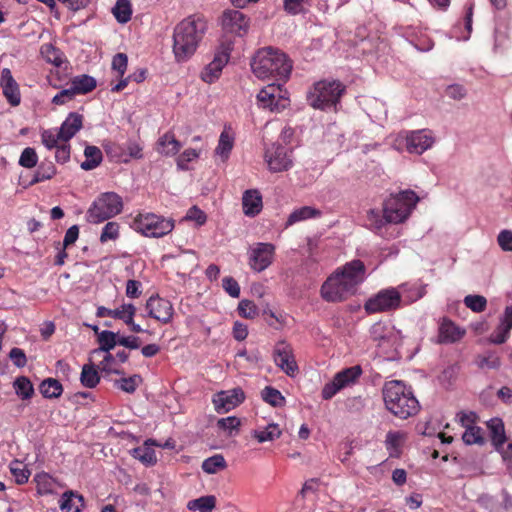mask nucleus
Wrapping results in <instances>:
<instances>
[{"mask_svg": "<svg viewBox=\"0 0 512 512\" xmlns=\"http://www.w3.org/2000/svg\"><path fill=\"white\" fill-rule=\"evenodd\" d=\"M10 472L15 478L17 484H24L28 481L30 476V471L26 468V466L18 461L14 460L10 463Z\"/></svg>", "mask_w": 512, "mask_h": 512, "instance_id": "43", "label": "nucleus"}, {"mask_svg": "<svg viewBox=\"0 0 512 512\" xmlns=\"http://www.w3.org/2000/svg\"><path fill=\"white\" fill-rule=\"evenodd\" d=\"M265 162L273 173L289 170L293 165L291 154L287 148L279 144H272L265 151Z\"/></svg>", "mask_w": 512, "mask_h": 512, "instance_id": "15", "label": "nucleus"}, {"mask_svg": "<svg viewBox=\"0 0 512 512\" xmlns=\"http://www.w3.org/2000/svg\"><path fill=\"white\" fill-rule=\"evenodd\" d=\"M216 426L218 430L225 433L227 436L236 435L241 426V420L236 416H229L218 419Z\"/></svg>", "mask_w": 512, "mask_h": 512, "instance_id": "34", "label": "nucleus"}, {"mask_svg": "<svg viewBox=\"0 0 512 512\" xmlns=\"http://www.w3.org/2000/svg\"><path fill=\"white\" fill-rule=\"evenodd\" d=\"M242 206L246 216L254 217L258 215L263 208L262 196L259 190H246L242 196Z\"/></svg>", "mask_w": 512, "mask_h": 512, "instance_id": "22", "label": "nucleus"}, {"mask_svg": "<svg viewBox=\"0 0 512 512\" xmlns=\"http://www.w3.org/2000/svg\"><path fill=\"white\" fill-rule=\"evenodd\" d=\"M112 12L118 22L127 23L132 15L131 3L128 0H118Z\"/></svg>", "mask_w": 512, "mask_h": 512, "instance_id": "39", "label": "nucleus"}, {"mask_svg": "<svg viewBox=\"0 0 512 512\" xmlns=\"http://www.w3.org/2000/svg\"><path fill=\"white\" fill-rule=\"evenodd\" d=\"M128 58L124 53H118L113 57L112 60V68L119 74V76H123L127 69Z\"/></svg>", "mask_w": 512, "mask_h": 512, "instance_id": "62", "label": "nucleus"}, {"mask_svg": "<svg viewBox=\"0 0 512 512\" xmlns=\"http://www.w3.org/2000/svg\"><path fill=\"white\" fill-rule=\"evenodd\" d=\"M251 69L261 80L286 79L291 73L292 65L283 52L273 47H265L255 53Z\"/></svg>", "mask_w": 512, "mask_h": 512, "instance_id": "3", "label": "nucleus"}, {"mask_svg": "<svg viewBox=\"0 0 512 512\" xmlns=\"http://www.w3.org/2000/svg\"><path fill=\"white\" fill-rule=\"evenodd\" d=\"M38 162V155L34 148H25L19 158V165L31 169L36 166Z\"/></svg>", "mask_w": 512, "mask_h": 512, "instance_id": "51", "label": "nucleus"}, {"mask_svg": "<svg viewBox=\"0 0 512 512\" xmlns=\"http://www.w3.org/2000/svg\"><path fill=\"white\" fill-rule=\"evenodd\" d=\"M275 247L271 243H256L248 251L249 266L256 272H262L273 262Z\"/></svg>", "mask_w": 512, "mask_h": 512, "instance_id": "16", "label": "nucleus"}, {"mask_svg": "<svg viewBox=\"0 0 512 512\" xmlns=\"http://www.w3.org/2000/svg\"><path fill=\"white\" fill-rule=\"evenodd\" d=\"M231 51L232 42H222L217 48L212 61L202 69L200 79L207 84L216 82L220 78L223 68L229 62Z\"/></svg>", "mask_w": 512, "mask_h": 512, "instance_id": "11", "label": "nucleus"}, {"mask_svg": "<svg viewBox=\"0 0 512 512\" xmlns=\"http://www.w3.org/2000/svg\"><path fill=\"white\" fill-rule=\"evenodd\" d=\"M345 91V86L336 80H323L314 84L308 92L307 100L315 109L325 110L335 107Z\"/></svg>", "mask_w": 512, "mask_h": 512, "instance_id": "7", "label": "nucleus"}, {"mask_svg": "<svg viewBox=\"0 0 512 512\" xmlns=\"http://www.w3.org/2000/svg\"><path fill=\"white\" fill-rule=\"evenodd\" d=\"M367 222L372 229L380 230L388 222L385 221L384 214L381 215L379 211L370 209L367 212Z\"/></svg>", "mask_w": 512, "mask_h": 512, "instance_id": "57", "label": "nucleus"}, {"mask_svg": "<svg viewBox=\"0 0 512 512\" xmlns=\"http://www.w3.org/2000/svg\"><path fill=\"white\" fill-rule=\"evenodd\" d=\"M141 382L139 375H134L129 378H122L116 381V385L119 389L127 393H133Z\"/></svg>", "mask_w": 512, "mask_h": 512, "instance_id": "55", "label": "nucleus"}, {"mask_svg": "<svg viewBox=\"0 0 512 512\" xmlns=\"http://www.w3.org/2000/svg\"><path fill=\"white\" fill-rule=\"evenodd\" d=\"M207 30L203 16L191 15L179 22L173 32V53L177 62H185L198 49Z\"/></svg>", "mask_w": 512, "mask_h": 512, "instance_id": "2", "label": "nucleus"}, {"mask_svg": "<svg viewBox=\"0 0 512 512\" xmlns=\"http://www.w3.org/2000/svg\"><path fill=\"white\" fill-rule=\"evenodd\" d=\"M362 368L355 365L338 372L331 382L324 385L322 389V397L325 400L331 399L340 390L353 385L361 376Z\"/></svg>", "mask_w": 512, "mask_h": 512, "instance_id": "14", "label": "nucleus"}, {"mask_svg": "<svg viewBox=\"0 0 512 512\" xmlns=\"http://www.w3.org/2000/svg\"><path fill=\"white\" fill-rule=\"evenodd\" d=\"M15 393L22 399H30L34 393L31 381L25 377H17L13 383Z\"/></svg>", "mask_w": 512, "mask_h": 512, "instance_id": "36", "label": "nucleus"}, {"mask_svg": "<svg viewBox=\"0 0 512 512\" xmlns=\"http://www.w3.org/2000/svg\"><path fill=\"white\" fill-rule=\"evenodd\" d=\"M136 308L131 303H123L120 307L113 309L112 318L130 323L131 317L135 316Z\"/></svg>", "mask_w": 512, "mask_h": 512, "instance_id": "46", "label": "nucleus"}, {"mask_svg": "<svg viewBox=\"0 0 512 512\" xmlns=\"http://www.w3.org/2000/svg\"><path fill=\"white\" fill-rule=\"evenodd\" d=\"M174 220L152 212L138 213L131 224V227L146 237L160 238L174 229Z\"/></svg>", "mask_w": 512, "mask_h": 512, "instance_id": "8", "label": "nucleus"}, {"mask_svg": "<svg viewBox=\"0 0 512 512\" xmlns=\"http://www.w3.org/2000/svg\"><path fill=\"white\" fill-rule=\"evenodd\" d=\"M262 398L265 402L269 403L274 407L283 406L285 398L280 391L272 387H265L261 392Z\"/></svg>", "mask_w": 512, "mask_h": 512, "instance_id": "45", "label": "nucleus"}, {"mask_svg": "<svg viewBox=\"0 0 512 512\" xmlns=\"http://www.w3.org/2000/svg\"><path fill=\"white\" fill-rule=\"evenodd\" d=\"M181 143L171 132L163 134L156 143V151L166 157L175 156L181 149Z\"/></svg>", "mask_w": 512, "mask_h": 512, "instance_id": "24", "label": "nucleus"}, {"mask_svg": "<svg viewBox=\"0 0 512 512\" xmlns=\"http://www.w3.org/2000/svg\"><path fill=\"white\" fill-rule=\"evenodd\" d=\"M257 101L261 107L271 112H280L290 104L287 91L279 83H271L261 89L257 94Z\"/></svg>", "mask_w": 512, "mask_h": 512, "instance_id": "12", "label": "nucleus"}, {"mask_svg": "<svg viewBox=\"0 0 512 512\" xmlns=\"http://www.w3.org/2000/svg\"><path fill=\"white\" fill-rule=\"evenodd\" d=\"M386 408L395 416L407 419L419 411V402L410 388L399 380L386 382L383 387Z\"/></svg>", "mask_w": 512, "mask_h": 512, "instance_id": "4", "label": "nucleus"}, {"mask_svg": "<svg viewBox=\"0 0 512 512\" xmlns=\"http://www.w3.org/2000/svg\"><path fill=\"white\" fill-rule=\"evenodd\" d=\"M185 220L194 221L197 226H202L206 223L207 216L197 206H193L187 211Z\"/></svg>", "mask_w": 512, "mask_h": 512, "instance_id": "60", "label": "nucleus"}, {"mask_svg": "<svg viewBox=\"0 0 512 512\" xmlns=\"http://www.w3.org/2000/svg\"><path fill=\"white\" fill-rule=\"evenodd\" d=\"M418 201L419 197L411 190L391 195L383 204L385 221L389 224L404 222L410 216Z\"/></svg>", "mask_w": 512, "mask_h": 512, "instance_id": "5", "label": "nucleus"}, {"mask_svg": "<svg viewBox=\"0 0 512 512\" xmlns=\"http://www.w3.org/2000/svg\"><path fill=\"white\" fill-rule=\"evenodd\" d=\"M222 286L231 297L238 298L240 296V286L234 278L224 277Z\"/></svg>", "mask_w": 512, "mask_h": 512, "instance_id": "61", "label": "nucleus"}, {"mask_svg": "<svg viewBox=\"0 0 512 512\" xmlns=\"http://www.w3.org/2000/svg\"><path fill=\"white\" fill-rule=\"evenodd\" d=\"M82 125V115L76 112L70 113L58 130L60 132V137H62V142L67 143L71 138H73L82 128Z\"/></svg>", "mask_w": 512, "mask_h": 512, "instance_id": "23", "label": "nucleus"}, {"mask_svg": "<svg viewBox=\"0 0 512 512\" xmlns=\"http://www.w3.org/2000/svg\"><path fill=\"white\" fill-rule=\"evenodd\" d=\"M56 173L57 170L53 163H42L36 170L34 177L31 180V184H36L39 182L50 180L56 175Z\"/></svg>", "mask_w": 512, "mask_h": 512, "instance_id": "41", "label": "nucleus"}, {"mask_svg": "<svg viewBox=\"0 0 512 512\" xmlns=\"http://www.w3.org/2000/svg\"><path fill=\"white\" fill-rule=\"evenodd\" d=\"M238 312L244 318L254 319L258 315V308L254 302L244 299L238 304Z\"/></svg>", "mask_w": 512, "mask_h": 512, "instance_id": "54", "label": "nucleus"}, {"mask_svg": "<svg viewBox=\"0 0 512 512\" xmlns=\"http://www.w3.org/2000/svg\"><path fill=\"white\" fill-rule=\"evenodd\" d=\"M223 38L222 42L232 41V38L245 36L250 28V19L243 12L236 9L223 11L219 18Z\"/></svg>", "mask_w": 512, "mask_h": 512, "instance_id": "10", "label": "nucleus"}, {"mask_svg": "<svg viewBox=\"0 0 512 512\" xmlns=\"http://www.w3.org/2000/svg\"><path fill=\"white\" fill-rule=\"evenodd\" d=\"M434 143L433 132L428 129H420L398 133L392 140V147L398 152L407 151L410 154L421 155Z\"/></svg>", "mask_w": 512, "mask_h": 512, "instance_id": "6", "label": "nucleus"}, {"mask_svg": "<svg viewBox=\"0 0 512 512\" xmlns=\"http://www.w3.org/2000/svg\"><path fill=\"white\" fill-rule=\"evenodd\" d=\"M40 52L47 62L57 67L61 66V64L63 63L62 53L52 44L47 43L42 45Z\"/></svg>", "mask_w": 512, "mask_h": 512, "instance_id": "40", "label": "nucleus"}, {"mask_svg": "<svg viewBox=\"0 0 512 512\" xmlns=\"http://www.w3.org/2000/svg\"><path fill=\"white\" fill-rule=\"evenodd\" d=\"M465 332V329L444 318L439 325L438 342L444 344L455 343L463 338Z\"/></svg>", "mask_w": 512, "mask_h": 512, "instance_id": "21", "label": "nucleus"}, {"mask_svg": "<svg viewBox=\"0 0 512 512\" xmlns=\"http://www.w3.org/2000/svg\"><path fill=\"white\" fill-rule=\"evenodd\" d=\"M80 381L87 388H94L100 381V377L93 365L86 364L82 367Z\"/></svg>", "mask_w": 512, "mask_h": 512, "instance_id": "37", "label": "nucleus"}, {"mask_svg": "<svg viewBox=\"0 0 512 512\" xmlns=\"http://www.w3.org/2000/svg\"><path fill=\"white\" fill-rule=\"evenodd\" d=\"M82 506V496L74 493L73 491L63 493L60 500V509L62 512H80Z\"/></svg>", "mask_w": 512, "mask_h": 512, "instance_id": "30", "label": "nucleus"}, {"mask_svg": "<svg viewBox=\"0 0 512 512\" xmlns=\"http://www.w3.org/2000/svg\"><path fill=\"white\" fill-rule=\"evenodd\" d=\"M273 358L277 367H279L287 376L294 377L298 373L293 349L286 341H278L273 349Z\"/></svg>", "mask_w": 512, "mask_h": 512, "instance_id": "17", "label": "nucleus"}, {"mask_svg": "<svg viewBox=\"0 0 512 512\" xmlns=\"http://www.w3.org/2000/svg\"><path fill=\"white\" fill-rule=\"evenodd\" d=\"M511 329L512 326L500 320L499 325L495 329L494 333L490 336V341L494 344H503L509 338Z\"/></svg>", "mask_w": 512, "mask_h": 512, "instance_id": "49", "label": "nucleus"}, {"mask_svg": "<svg viewBox=\"0 0 512 512\" xmlns=\"http://www.w3.org/2000/svg\"><path fill=\"white\" fill-rule=\"evenodd\" d=\"M313 0H284V9L291 15H297L306 11Z\"/></svg>", "mask_w": 512, "mask_h": 512, "instance_id": "48", "label": "nucleus"}, {"mask_svg": "<svg viewBox=\"0 0 512 512\" xmlns=\"http://www.w3.org/2000/svg\"><path fill=\"white\" fill-rule=\"evenodd\" d=\"M405 434L400 431H390L386 436V447L387 450L390 451V454L393 455L399 450V447L404 440Z\"/></svg>", "mask_w": 512, "mask_h": 512, "instance_id": "50", "label": "nucleus"}, {"mask_svg": "<svg viewBox=\"0 0 512 512\" xmlns=\"http://www.w3.org/2000/svg\"><path fill=\"white\" fill-rule=\"evenodd\" d=\"M70 87L76 96L84 95L95 89L96 80L92 76L86 74L78 75L71 79Z\"/></svg>", "mask_w": 512, "mask_h": 512, "instance_id": "28", "label": "nucleus"}, {"mask_svg": "<svg viewBox=\"0 0 512 512\" xmlns=\"http://www.w3.org/2000/svg\"><path fill=\"white\" fill-rule=\"evenodd\" d=\"M158 445V442L153 439H148L140 447L134 448L131 455L147 466L154 465L157 462V457L152 446Z\"/></svg>", "mask_w": 512, "mask_h": 512, "instance_id": "25", "label": "nucleus"}, {"mask_svg": "<svg viewBox=\"0 0 512 512\" xmlns=\"http://www.w3.org/2000/svg\"><path fill=\"white\" fill-rule=\"evenodd\" d=\"M226 467V461L222 455H214L202 463V469L208 474H215Z\"/></svg>", "mask_w": 512, "mask_h": 512, "instance_id": "42", "label": "nucleus"}, {"mask_svg": "<svg viewBox=\"0 0 512 512\" xmlns=\"http://www.w3.org/2000/svg\"><path fill=\"white\" fill-rule=\"evenodd\" d=\"M497 243L502 251L512 252V230H501L497 235Z\"/></svg>", "mask_w": 512, "mask_h": 512, "instance_id": "58", "label": "nucleus"}, {"mask_svg": "<svg viewBox=\"0 0 512 512\" xmlns=\"http://www.w3.org/2000/svg\"><path fill=\"white\" fill-rule=\"evenodd\" d=\"M235 137L229 128H225L219 137L217 147L214 154L219 157L222 162H225L233 149Z\"/></svg>", "mask_w": 512, "mask_h": 512, "instance_id": "26", "label": "nucleus"}, {"mask_svg": "<svg viewBox=\"0 0 512 512\" xmlns=\"http://www.w3.org/2000/svg\"><path fill=\"white\" fill-rule=\"evenodd\" d=\"M98 341L100 348L94 350L93 353H99L101 351L108 353L118 344L117 334L112 331L104 330L99 334Z\"/></svg>", "mask_w": 512, "mask_h": 512, "instance_id": "38", "label": "nucleus"}, {"mask_svg": "<svg viewBox=\"0 0 512 512\" xmlns=\"http://www.w3.org/2000/svg\"><path fill=\"white\" fill-rule=\"evenodd\" d=\"M401 293L396 288H388L379 291L369 298L364 308L368 313H380L395 310L400 307Z\"/></svg>", "mask_w": 512, "mask_h": 512, "instance_id": "13", "label": "nucleus"}, {"mask_svg": "<svg viewBox=\"0 0 512 512\" xmlns=\"http://www.w3.org/2000/svg\"><path fill=\"white\" fill-rule=\"evenodd\" d=\"M462 439L467 445L478 444L482 445L485 442L484 432L478 427H468L462 435Z\"/></svg>", "mask_w": 512, "mask_h": 512, "instance_id": "44", "label": "nucleus"}, {"mask_svg": "<svg viewBox=\"0 0 512 512\" xmlns=\"http://www.w3.org/2000/svg\"><path fill=\"white\" fill-rule=\"evenodd\" d=\"M282 435V431L278 424L268 423L264 427H258L251 431V436L259 443L274 441Z\"/></svg>", "mask_w": 512, "mask_h": 512, "instance_id": "27", "label": "nucleus"}, {"mask_svg": "<svg viewBox=\"0 0 512 512\" xmlns=\"http://www.w3.org/2000/svg\"><path fill=\"white\" fill-rule=\"evenodd\" d=\"M9 358L13 362V364L18 368H22L27 364L26 355L24 351L20 348H12L9 352Z\"/></svg>", "mask_w": 512, "mask_h": 512, "instance_id": "63", "label": "nucleus"}, {"mask_svg": "<svg viewBox=\"0 0 512 512\" xmlns=\"http://www.w3.org/2000/svg\"><path fill=\"white\" fill-rule=\"evenodd\" d=\"M464 304L474 312H482L485 310L487 300L481 295H467L464 298Z\"/></svg>", "mask_w": 512, "mask_h": 512, "instance_id": "52", "label": "nucleus"}, {"mask_svg": "<svg viewBox=\"0 0 512 512\" xmlns=\"http://www.w3.org/2000/svg\"><path fill=\"white\" fill-rule=\"evenodd\" d=\"M76 97V94L72 90V88L69 86L68 88L62 89L59 93H57L52 98V103L55 105H65L69 103L70 101L74 100Z\"/></svg>", "mask_w": 512, "mask_h": 512, "instance_id": "59", "label": "nucleus"}, {"mask_svg": "<svg viewBox=\"0 0 512 512\" xmlns=\"http://www.w3.org/2000/svg\"><path fill=\"white\" fill-rule=\"evenodd\" d=\"M216 507V498L213 495L202 496L190 500L187 508L191 511L211 512Z\"/></svg>", "mask_w": 512, "mask_h": 512, "instance_id": "33", "label": "nucleus"}, {"mask_svg": "<svg viewBox=\"0 0 512 512\" xmlns=\"http://www.w3.org/2000/svg\"><path fill=\"white\" fill-rule=\"evenodd\" d=\"M0 86L3 91V95L12 106L20 104L21 96L17 82L12 76L10 69L3 68L1 71Z\"/></svg>", "mask_w": 512, "mask_h": 512, "instance_id": "20", "label": "nucleus"}, {"mask_svg": "<svg viewBox=\"0 0 512 512\" xmlns=\"http://www.w3.org/2000/svg\"><path fill=\"white\" fill-rule=\"evenodd\" d=\"M126 152L131 158H143V146L138 141L129 140L126 144Z\"/></svg>", "mask_w": 512, "mask_h": 512, "instance_id": "64", "label": "nucleus"}, {"mask_svg": "<svg viewBox=\"0 0 512 512\" xmlns=\"http://www.w3.org/2000/svg\"><path fill=\"white\" fill-rule=\"evenodd\" d=\"M200 153L196 149H186L184 150L176 159L177 167L181 170L188 169V163L196 160L199 157Z\"/></svg>", "mask_w": 512, "mask_h": 512, "instance_id": "53", "label": "nucleus"}, {"mask_svg": "<svg viewBox=\"0 0 512 512\" xmlns=\"http://www.w3.org/2000/svg\"><path fill=\"white\" fill-rule=\"evenodd\" d=\"M34 480L40 495L56 493L59 488L58 482L47 473H38Z\"/></svg>", "mask_w": 512, "mask_h": 512, "instance_id": "29", "label": "nucleus"}, {"mask_svg": "<svg viewBox=\"0 0 512 512\" xmlns=\"http://www.w3.org/2000/svg\"><path fill=\"white\" fill-rule=\"evenodd\" d=\"M40 392L45 398H58L63 392V387L58 380L48 378L41 383Z\"/></svg>", "mask_w": 512, "mask_h": 512, "instance_id": "35", "label": "nucleus"}, {"mask_svg": "<svg viewBox=\"0 0 512 512\" xmlns=\"http://www.w3.org/2000/svg\"><path fill=\"white\" fill-rule=\"evenodd\" d=\"M41 142L47 149H56L62 143V137L58 130H44L41 133Z\"/></svg>", "mask_w": 512, "mask_h": 512, "instance_id": "47", "label": "nucleus"}, {"mask_svg": "<svg viewBox=\"0 0 512 512\" xmlns=\"http://www.w3.org/2000/svg\"><path fill=\"white\" fill-rule=\"evenodd\" d=\"M321 215L320 210L315 209L311 206H303L301 208H298L294 210L287 219V225H293L297 222L316 218Z\"/></svg>", "mask_w": 512, "mask_h": 512, "instance_id": "32", "label": "nucleus"}, {"mask_svg": "<svg viewBox=\"0 0 512 512\" xmlns=\"http://www.w3.org/2000/svg\"><path fill=\"white\" fill-rule=\"evenodd\" d=\"M245 399L243 390L239 387L222 390L215 393L212 397V403L217 413H227L239 406Z\"/></svg>", "mask_w": 512, "mask_h": 512, "instance_id": "19", "label": "nucleus"}, {"mask_svg": "<svg viewBox=\"0 0 512 512\" xmlns=\"http://www.w3.org/2000/svg\"><path fill=\"white\" fill-rule=\"evenodd\" d=\"M145 310L148 317H151L162 324H168L174 316V308L172 303L158 295L151 296L145 304Z\"/></svg>", "mask_w": 512, "mask_h": 512, "instance_id": "18", "label": "nucleus"}, {"mask_svg": "<svg viewBox=\"0 0 512 512\" xmlns=\"http://www.w3.org/2000/svg\"><path fill=\"white\" fill-rule=\"evenodd\" d=\"M119 236V225L116 222H108L102 229L100 241L102 243L115 240Z\"/></svg>", "mask_w": 512, "mask_h": 512, "instance_id": "56", "label": "nucleus"}, {"mask_svg": "<svg viewBox=\"0 0 512 512\" xmlns=\"http://www.w3.org/2000/svg\"><path fill=\"white\" fill-rule=\"evenodd\" d=\"M366 268L362 261L352 260L338 268L322 284L320 294L327 302H341L356 293L365 280Z\"/></svg>", "mask_w": 512, "mask_h": 512, "instance_id": "1", "label": "nucleus"}, {"mask_svg": "<svg viewBox=\"0 0 512 512\" xmlns=\"http://www.w3.org/2000/svg\"><path fill=\"white\" fill-rule=\"evenodd\" d=\"M122 209L121 197L114 192H106L94 200L87 212V217L91 223H101L118 215Z\"/></svg>", "mask_w": 512, "mask_h": 512, "instance_id": "9", "label": "nucleus"}, {"mask_svg": "<svg viewBox=\"0 0 512 512\" xmlns=\"http://www.w3.org/2000/svg\"><path fill=\"white\" fill-rule=\"evenodd\" d=\"M85 160L81 163L83 170L89 171L100 165L102 162V152L96 146H87L84 150Z\"/></svg>", "mask_w": 512, "mask_h": 512, "instance_id": "31", "label": "nucleus"}]
</instances>
